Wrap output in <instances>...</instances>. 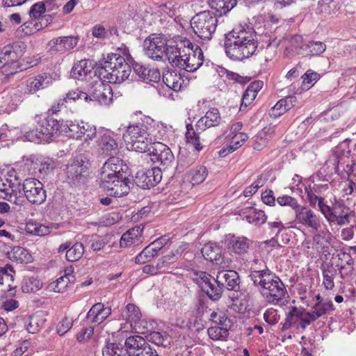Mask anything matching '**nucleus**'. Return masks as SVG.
Masks as SVG:
<instances>
[{
	"mask_svg": "<svg viewBox=\"0 0 356 356\" xmlns=\"http://www.w3.org/2000/svg\"><path fill=\"white\" fill-rule=\"evenodd\" d=\"M204 285V287L202 291L204 292L211 300H218L221 298L223 289L222 286L216 281V277L214 278L212 277V280H210L207 285L206 284Z\"/></svg>",
	"mask_w": 356,
	"mask_h": 356,
	"instance_id": "72a5a7b5",
	"label": "nucleus"
},
{
	"mask_svg": "<svg viewBox=\"0 0 356 356\" xmlns=\"http://www.w3.org/2000/svg\"><path fill=\"white\" fill-rule=\"evenodd\" d=\"M26 200L33 204H41L47 198L46 191L41 181L35 178H27L22 185Z\"/></svg>",
	"mask_w": 356,
	"mask_h": 356,
	"instance_id": "0eeeda50",
	"label": "nucleus"
},
{
	"mask_svg": "<svg viewBox=\"0 0 356 356\" xmlns=\"http://www.w3.org/2000/svg\"><path fill=\"white\" fill-rule=\"evenodd\" d=\"M178 259L177 254L175 252H170L161 257L158 261L159 267L162 270L164 267L169 266L171 264L175 263Z\"/></svg>",
	"mask_w": 356,
	"mask_h": 356,
	"instance_id": "338daca9",
	"label": "nucleus"
},
{
	"mask_svg": "<svg viewBox=\"0 0 356 356\" xmlns=\"http://www.w3.org/2000/svg\"><path fill=\"white\" fill-rule=\"evenodd\" d=\"M210 320L218 326L231 327L232 325L230 319L220 310L213 312L210 315Z\"/></svg>",
	"mask_w": 356,
	"mask_h": 356,
	"instance_id": "09e8293b",
	"label": "nucleus"
},
{
	"mask_svg": "<svg viewBox=\"0 0 356 356\" xmlns=\"http://www.w3.org/2000/svg\"><path fill=\"white\" fill-rule=\"evenodd\" d=\"M63 131H65L70 138L75 139L81 138L82 122L80 123L67 121L65 124H63L60 127Z\"/></svg>",
	"mask_w": 356,
	"mask_h": 356,
	"instance_id": "ea45409f",
	"label": "nucleus"
},
{
	"mask_svg": "<svg viewBox=\"0 0 356 356\" xmlns=\"http://www.w3.org/2000/svg\"><path fill=\"white\" fill-rule=\"evenodd\" d=\"M193 280L202 290L204 287V284L207 285L210 280H212V276L206 272L199 271L194 273Z\"/></svg>",
	"mask_w": 356,
	"mask_h": 356,
	"instance_id": "680f3d73",
	"label": "nucleus"
},
{
	"mask_svg": "<svg viewBox=\"0 0 356 356\" xmlns=\"http://www.w3.org/2000/svg\"><path fill=\"white\" fill-rule=\"evenodd\" d=\"M202 256L208 261L215 262L216 264L221 259V249L216 243L205 244L201 250Z\"/></svg>",
	"mask_w": 356,
	"mask_h": 356,
	"instance_id": "2f4dec72",
	"label": "nucleus"
},
{
	"mask_svg": "<svg viewBox=\"0 0 356 356\" xmlns=\"http://www.w3.org/2000/svg\"><path fill=\"white\" fill-rule=\"evenodd\" d=\"M253 275L254 285L259 287L261 296L268 303L280 305L286 296H288L285 285L272 271L254 273Z\"/></svg>",
	"mask_w": 356,
	"mask_h": 356,
	"instance_id": "f03ea898",
	"label": "nucleus"
},
{
	"mask_svg": "<svg viewBox=\"0 0 356 356\" xmlns=\"http://www.w3.org/2000/svg\"><path fill=\"white\" fill-rule=\"evenodd\" d=\"M123 319L126 320L131 327L133 323L136 325L141 318L140 309L134 304H128L122 312Z\"/></svg>",
	"mask_w": 356,
	"mask_h": 356,
	"instance_id": "473e14b6",
	"label": "nucleus"
},
{
	"mask_svg": "<svg viewBox=\"0 0 356 356\" xmlns=\"http://www.w3.org/2000/svg\"><path fill=\"white\" fill-rule=\"evenodd\" d=\"M51 83V79L47 74H40L27 80L25 92L34 94L39 90L48 87Z\"/></svg>",
	"mask_w": 356,
	"mask_h": 356,
	"instance_id": "5701e85b",
	"label": "nucleus"
},
{
	"mask_svg": "<svg viewBox=\"0 0 356 356\" xmlns=\"http://www.w3.org/2000/svg\"><path fill=\"white\" fill-rule=\"evenodd\" d=\"M142 232L143 229L140 227L127 230L120 238V246L121 248H129L139 244L141 242Z\"/></svg>",
	"mask_w": 356,
	"mask_h": 356,
	"instance_id": "393cba45",
	"label": "nucleus"
},
{
	"mask_svg": "<svg viewBox=\"0 0 356 356\" xmlns=\"http://www.w3.org/2000/svg\"><path fill=\"white\" fill-rule=\"evenodd\" d=\"M73 325V320L68 317L63 318L58 324L56 327L57 333L63 336L67 333Z\"/></svg>",
	"mask_w": 356,
	"mask_h": 356,
	"instance_id": "e2e57ef3",
	"label": "nucleus"
},
{
	"mask_svg": "<svg viewBox=\"0 0 356 356\" xmlns=\"http://www.w3.org/2000/svg\"><path fill=\"white\" fill-rule=\"evenodd\" d=\"M220 121L219 111L216 108H212L197 121L196 127L197 130L204 131L210 127L218 126Z\"/></svg>",
	"mask_w": 356,
	"mask_h": 356,
	"instance_id": "4be33fe9",
	"label": "nucleus"
},
{
	"mask_svg": "<svg viewBox=\"0 0 356 356\" xmlns=\"http://www.w3.org/2000/svg\"><path fill=\"white\" fill-rule=\"evenodd\" d=\"M191 24L197 37L204 40H210L216 30L218 19L214 13L203 11L191 19Z\"/></svg>",
	"mask_w": 356,
	"mask_h": 356,
	"instance_id": "39448f33",
	"label": "nucleus"
},
{
	"mask_svg": "<svg viewBox=\"0 0 356 356\" xmlns=\"http://www.w3.org/2000/svg\"><path fill=\"white\" fill-rule=\"evenodd\" d=\"M323 275V284L325 289L332 290L334 287V279L337 275V269L332 264H323L321 266Z\"/></svg>",
	"mask_w": 356,
	"mask_h": 356,
	"instance_id": "c756f323",
	"label": "nucleus"
},
{
	"mask_svg": "<svg viewBox=\"0 0 356 356\" xmlns=\"http://www.w3.org/2000/svg\"><path fill=\"white\" fill-rule=\"evenodd\" d=\"M24 138L27 140L35 143H47V139L44 138V133L41 132L38 125L35 129L26 132Z\"/></svg>",
	"mask_w": 356,
	"mask_h": 356,
	"instance_id": "3c124183",
	"label": "nucleus"
},
{
	"mask_svg": "<svg viewBox=\"0 0 356 356\" xmlns=\"http://www.w3.org/2000/svg\"><path fill=\"white\" fill-rule=\"evenodd\" d=\"M186 129V138L187 142L192 144L196 150H201L202 146L200 144V138L197 134L194 131L193 126L190 124H187Z\"/></svg>",
	"mask_w": 356,
	"mask_h": 356,
	"instance_id": "603ef678",
	"label": "nucleus"
},
{
	"mask_svg": "<svg viewBox=\"0 0 356 356\" xmlns=\"http://www.w3.org/2000/svg\"><path fill=\"white\" fill-rule=\"evenodd\" d=\"M97 146L102 154L107 156L116 154L118 151V144L111 131L106 130L99 133Z\"/></svg>",
	"mask_w": 356,
	"mask_h": 356,
	"instance_id": "a211bd4d",
	"label": "nucleus"
},
{
	"mask_svg": "<svg viewBox=\"0 0 356 356\" xmlns=\"http://www.w3.org/2000/svg\"><path fill=\"white\" fill-rule=\"evenodd\" d=\"M273 131L270 127H265L254 137V149L260 150L272 138Z\"/></svg>",
	"mask_w": 356,
	"mask_h": 356,
	"instance_id": "a19ab883",
	"label": "nucleus"
},
{
	"mask_svg": "<svg viewBox=\"0 0 356 356\" xmlns=\"http://www.w3.org/2000/svg\"><path fill=\"white\" fill-rule=\"evenodd\" d=\"M148 154L153 162L160 163L164 167L169 166L174 161V155L171 149L160 142H154L150 145Z\"/></svg>",
	"mask_w": 356,
	"mask_h": 356,
	"instance_id": "f8f14e48",
	"label": "nucleus"
},
{
	"mask_svg": "<svg viewBox=\"0 0 356 356\" xmlns=\"http://www.w3.org/2000/svg\"><path fill=\"white\" fill-rule=\"evenodd\" d=\"M216 281L222 286V289L237 291L240 289V277L235 270H222L218 272Z\"/></svg>",
	"mask_w": 356,
	"mask_h": 356,
	"instance_id": "f3484780",
	"label": "nucleus"
},
{
	"mask_svg": "<svg viewBox=\"0 0 356 356\" xmlns=\"http://www.w3.org/2000/svg\"><path fill=\"white\" fill-rule=\"evenodd\" d=\"M40 130L43 134L47 143L51 140V138L60 130L61 126L59 121L53 118H43L38 121Z\"/></svg>",
	"mask_w": 356,
	"mask_h": 356,
	"instance_id": "b1692460",
	"label": "nucleus"
},
{
	"mask_svg": "<svg viewBox=\"0 0 356 356\" xmlns=\"http://www.w3.org/2000/svg\"><path fill=\"white\" fill-rule=\"evenodd\" d=\"M162 179V172L159 168L141 170L136 173V184L142 188H150L156 186Z\"/></svg>",
	"mask_w": 356,
	"mask_h": 356,
	"instance_id": "ddd939ff",
	"label": "nucleus"
},
{
	"mask_svg": "<svg viewBox=\"0 0 356 356\" xmlns=\"http://www.w3.org/2000/svg\"><path fill=\"white\" fill-rule=\"evenodd\" d=\"M157 252L149 244L135 258L136 264H142L150 261L157 255Z\"/></svg>",
	"mask_w": 356,
	"mask_h": 356,
	"instance_id": "a18cd8bd",
	"label": "nucleus"
},
{
	"mask_svg": "<svg viewBox=\"0 0 356 356\" xmlns=\"http://www.w3.org/2000/svg\"><path fill=\"white\" fill-rule=\"evenodd\" d=\"M132 67L134 72L138 74L140 78L152 81V79H149V76H150L151 70L137 62H134L132 63Z\"/></svg>",
	"mask_w": 356,
	"mask_h": 356,
	"instance_id": "13d9d810",
	"label": "nucleus"
},
{
	"mask_svg": "<svg viewBox=\"0 0 356 356\" xmlns=\"http://www.w3.org/2000/svg\"><path fill=\"white\" fill-rule=\"evenodd\" d=\"M26 45L24 42L17 41L3 47L0 50V68L8 74H15L22 68L18 61L23 56Z\"/></svg>",
	"mask_w": 356,
	"mask_h": 356,
	"instance_id": "20e7f679",
	"label": "nucleus"
},
{
	"mask_svg": "<svg viewBox=\"0 0 356 356\" xmlns=\"http://www.w3.org/2000/svg\"><path fill=\"white\" fill-rule=\"evenodd\" d=\"M42 285L38 280L30 277L24 280L22 290L24 293H34L41 289Z\"/></svg>",
	"mask_w": 356,
	"mask_h": 356,
	"instance_id": "8fccbe9b",
	"label": "nucleus"
},
{
	"mask_svg": "<svg viewBox=\"0 0 356 356\" xmlns=\"http://www.w3.org/2000/svg\"><path fill=\"white\" fill-rule=\"evenodd\" d=\"M257 45V34L249 26H236L225 35V52L234 60H243L250 57Z\"/></svg>",
	"mask_w": 356,
	"mask_h": 356,
	"instance_id": "f257e3e1",
	"label": "nucleus"
},
{
	"mask_svg": "<svg viewBox=\"0 0 356 356\" xmlns=\"http://www.w3.org/2000/svg\"><path fill=\"white\" fill-rule=\"evenodd\" d=\"M264 319L268 325H275L280 320L277 310L273 307L267 309L264 314Z\"/></svg>",
	"mask_w": 356,
	"mask_h": 356,
	"instance_id": "bf43d9fd",
	"label": "nucleus"
},
{
	"mask_svg": "<svg viewBox=\"0 0 356 356\" xmlns=\"http://www.w3.org/2000/svg\"><path fill=\"white\" fill-rule=\"evenodd\" d=\"M243 219H245L250 224L259 226L266 222L267 216L261 210L251 209L248 213L243 217Z\"/></svg>",
	"mask_w": 356,
	"mask_h": 356,
	"instance_id": "58836bf2",
	"label": "nucleus"
},
{
	"mask_svg": "<svg viewBox=\"0 0 356 356\" xmlns=\"http://www.w3.org/2000/svg\"><path fill=\"white\" fill-rule=\"evenodd\" d=\"M84 252L83 245L76 242L69 248L65 254L66 259L70 262L78 261L81 258Z\"/></svg>",
	"mask_w": 356,
	"mask_h": 356,
	"instance_id": "37998d69",
	"label": "nucleus"
},
{
	"mask_svg": "<svg viewBox=\"0 0 356 356\" xmlns=\"http://www.w3.org/2000/svg\"><path fill=\"white\" fill-rule=\"evenodd\" d=\"M192 45V42L189 40L181 41L175 44L169 45L166 56L169 63L175 67L181 68L184 59L189 51V47Z\"/></svg>",
	"mask_w": 356,
	"mask_h": 356,
	"instance_id": "4468645a",
	"label": "nucleus"
},
{
	"mask_svg": "<svg viewBox=\"0 0 356 356\" xmlns=\"http://www.w3.org/2000/svg\"><path fill=\"white\" fill-rule=\"evenodd\" d=\"M277 202L280 206L290 207L292 209L294 210V211L297 209V208L300 205L298 200L295 197L289 196V195H283V196L279 197L277 198Z\"/></svg>",
	"mask_w": 356,
	"mask_h": 356,
	"instance_id": "052dcab7",
	"label": "nucleus"
},
{
	"mask_svg": "<svg viewBox=\"0 0 356 356\" xmlns=\"http://www.w3.org/2000/svg\"><path fill=\"white\" fill-rule=\"evenodd\" d=\"M249 246L250 242L247 238L232 236L229 239V248L236 254H241L246 252Z\"/></svg>",
	"mask_w": 356,
	"mask_h": 356,
	"instance_id": "f704fd0d",
	"label": "nucleus"
},
{
	"mask_svg": "<svg viewBox=\"0 0 356 356\" xmlns=\"http://www.w3.org/2000/svg\"><path fill=\"white\" fill-rule=\"evenodd\" d=\"M97 135L96 127L87 122H82L81 138L85 136L86 140H92Z\"/></svg>",
	"mask_w": 356,
	"mask_h": 356,
	"instance_id": "4d7b16f0",
	"label": "nucleus"
},
{
	"mask_svg": "<svg viewBox=\"0 0 356 356\" xmlns=\"http://www.w3.org/2000/svg\"><path fill=\"white\" fill-rule=\"evenodd\" d=\"M264 82L260 80L252 82L243 93L240 111L245 109L255 99L257 92L262 88Z\"/></svg>",
	"mask_w": 356,
	"mask_h": 356,
	"instance_id": "a878e982",
	"label": "nucleus"
},
{
	"mask_svg": "<svg viewBox=\"0 0 356 356\" xmlns=\"http://www.w3.org/2000/svg\"><path fill=\"white\" fill-rule=\"evenodd\" d=\"M100 79L94 81L89 89L88 101H97L100 104L108 105L113 99V91L111 87L104 83Z\"/></svg>",
	"mask_w": 356,
	"mask_h": 356,
	"instance_id": "9b49d317",
	"label": "nucleus"
},
{
	"mask_svg": "<svg viewBox=\"0 0 356 356\" xmlns=\"http://www.w3.org/2000/svg\"><path fill=\"white\" fill-rule=\"evenodd\" d=\"M184 60V63H183L181 70L190 72L196 71L203 64L204 61L203 52L201 48L192 43Z\"/></svg>",
	"mask_w": 356,
	"mask_h": 356,
	"instance_id": "dca6fc26",
	"label": "nucleus"
},
{
	"mask_svg": "<svg viewBox=\"0 0 356 356\" xmlns=\"http://www.w3.org/2000/svg\"><path fill=\"white\" fill-rule=\"evenodd\" d=\"M208 175L207 170L204 166H199L193 170L191 172V183L197 185L202 183Z\"/></svg>",
	"mask_w": 356,
	"mask_h": 356,
	"instance_id": "864d4df0",
	"label": "nucleus"
},
{
	"mask_svg": "<svg viewBox=\"0 0 356 356\" xmlns=\"http://www.w3.org/2000/svg\"><path fill=\"white\" fill-rule=\"evenodd\" d=\"M123 176V179H120V177L109 179L108 184L101 181V186L111 196L120 197L125 195L129 193L130 190L129 184L131 182L127 175Z\"/></svg>",
	"mask_w": 356,
	"mask_h": 356,
	"instance_id": "2eb2a0df",
	"label": "nucleus"
},
{
	"mask_svg": "<svg viewBox=\"0 0 356 356\" xmlns=\"http://www.w3.org/2000/svg\"><path fill=\"white\" fill-rule=\"evenodd\" d=\"M318 5L320 13L331 14L332 8H335V3L333 0H320Z\"/></svg>",
	"mask_w": 356,
	"mask_h": 356,
	"instance_id": "774afa93",
	"label": "nucleus"
},
{
	"mask_svg": "<svg viewBox=\"0 0 356 356\" xmlns=\"http://www.w3.org/2000/svg\"><path fill=\"white\" fill-rule=\"evenodd\" d=\"M0 198L20 204L14 186L8 179L0 177Z\"/></svg>",
	"mask_w": 356,
	"mask_h": 356,
	"instance_id": "bb28decb",
	"label": "nucleus"
},
{
	"mask_svg": "<svg viewBox=\"0 0 356 356\" xmlns=\"http://www.w3.org/2000/svg\"><path fill=\"white\" fill-rule=\"evenodd\" d=\"M92 67L88 60H81L74 64L71 70V76L76 79H83L90 72Z\"/></svg>",
	"mask_w": 356,
	"mask_h": 356,
	"instance_id": "c9c22d12",
	"label": "nucleus"
},
{
	"mask_svg": "<svg viewBox=\"0 0 356 356\" xmlns=\"http://www.w3.org/2000/svg\"><path fill=\"white\" fill-rule=\"evenodd\" d=\"M149 136V127L147 124L143 121L137 122L130 124L126 129V132L123 134V138L125 141L136 140V138L145 137Z\"/></svg>",
	"mask_w": 356,
	"mask_h": 356,
	"instance_id": "aec40b11",
	"label": "nucleus"
},
{
	"mask_svg": "<svg viewBox=\"0 0 356 356\" xmlns=\"http://www.w3.org/2000/svg\"><path fill=\"white\" fill-rule=\"evenodd\" d=\"M110 238L108 235L95 237L90 240V248L93 251L102 250L109 243Z\"/></svg>",
	"mask_w": 356,
	"mask_h": 356,
	"instance_id": "6e6d98bb",
	"label": "nucleus"
},
{
	"mask_svg": "<svg viewBox=\"0 0 356 356\" xmlns=\"http://www.w3.org/2000/svg\"><path fill=\"white\" fill-rule=\"evenodd\" d=\"M131 144V148L132 150L138 152H149L150 145L153 144L152 140L149 138V136H145L143 138H136V140L127 141Z\"/></svg>",
	"mask_w": 356,
	"mask_h": 356,
	"instance_id": "4c0bfd02",
	"label": "nucleus"
},
{
	"mask_svg": "<svg viewBox=\"0 0 356 356\" xmlns=\"http://www.w3.org/2000/svg\"><path fill=\"white\" fill-rule=\"evenodd\" d=\"M294 222L316 232L321 227V217L312 209L300 204L295 211Z\"/></svg>",
	"mask_w": 356,
	"mask_h": 356,
	"instance_id": "9d476101",
	"label": "nucleus"
},
{
	"mask_svg": "<svg viewBox=\"0 0 356 356\" xmlns=\"http://www.w3.org/2000/svg\"><path fill=\"white\" fill-rule=\"evenodd\" d=\"M8 255L10 260L17 263H28L31 260V255L28 250L20 246L13 247Z\"/></svg>",
	"mask_w": 356,
	"mask_h": 356,
	"instance_id": "e433bc0d",
	"label": "nucleus"
},
{
	"mask_svg": "<svg viewBox=\"0 0 356 356\" xmlns=\"http://www.w3.org/2000/svg\"><path fill=\"white\" fill-rule=\"evenodd\" d=\"M78 42V38L74 36H62L51 40L48 46L51 51L64 52L74 48Z\"/></svg>",
	"mask_w": 356,
	"mask_h": 356,
	"instance_id": "6ab92c4d",
	"label": "nucleus"
},
{
	"mask_svg": "<svg viewBox=\"0 0 356 356\" xmlns=\"http://www.w3.org/2000/svg\"><path fill=\"white\" fill-rule=\"evenodd\" d=\"M163 81L170 88L179 91L185 87L188 80H184L181 74L176 71L166 70L163 74Z\"/></svg>",
	"mask_w": 356,
	"mask_h": 356,
	"instance_id": "412c9836",
	"label": "nucleus"
},
{
	"mask_svg": "<svg viewBox=\"0 0 356 356\" xmlns=\"http://www.w3.org/2000/svg\"><path fill=\"white\" fill-rule=\"evenodd\" d=\"M317 319L316 316L311 312H307L304 309V312H302V316L301 317V321L300 322V327L305 330L309 325Z\"/></svg>",
	"mask_w": 356,
	"mask_h": 356,
	"instance_id": "69168bd1",
	"label": "nucleus"
},
{
	"mask_svg": "<svg viewBox=\"0 0 356 356\" xmlns=\"http://www.w3.org/2000/svg\"><path fill=\"white\" fill-rule=\"evenodd\" d=\"M229 328L230 327L213 326L208 329L207 332L213 340H225L229 335Z\"/></svg>",
	"mask_w": 356,
	"mask_h": 356,
	"instance_id": "c03bdc74",
	"label": "nucleus"
},
{
	"mask_svg": "<svg viewBox=\"0 0 356 356\" xmlns=\"http://www.w3.org/2000/svg\"><path fill=\"white\" fill-rule=\"evenodd\" d=\"M127 166L118 157L111 156L103 165L99 175V179L104 183H109V179L120 177L123 179L127 173Z\"/></svg>",
	"mask_w": 356,
	"mask_h": 356,
	"instance_id": "6e6552de",
	"label": "nucleus"
},
{
	"mask_svg": "<svg viewBox=\"0 0 356 356\" xmlns=\"http://www.w3.org/2000/svg\"><path fill=\"white\" fill-rule=\"evenodd\" d=\"M302 312H304V308H298L294 306L291 307L286 315L285 322L283 325V330H288L292 326L299 327Z\"/></svg>",
	"mask_w": 356,
	"mask_h": 356,
	"instance_id": "7c9ffc66",
	"label": "nucleus"
},
{
	"mask_svg": "<svg viewBox=\"0 0 356 356\" xmlns=\"http://www.w3.org/2000/svg\"><path fill=\"white\" fill-rule=\"evenodd\" d=\"M147 343V342L143 337L131 335L127 337L125 340L126 349L124 350L130 356H135V354L139 353Z\"/></svg>",
	"mask_w": 356,
	"mask_h": 356,
	"instance_id": "cd10ccee",
	"label": "nucleus"
},
{
	"mask_svg": "<svg viewBox=\"0 0 356 356\" xmlns=\"http://www.w3.org/2000/svg\"><path fill=\"white\" fill-rule=\"evenodd\" d=\"M326 49L325 44L319 41H309L300 46V54L304 56H317L323 54Z\"/></svg>",
	"mask_w": 356,
	"mask_h": 356,
	"instance_id": "c85d7f7f",
	"label": "nucleus"
},
{
	"mask_svg": "<svg viewBox=\"0 0 356 356\" xmlns=\"http://www.w3.org/2000/svg\"><path fill=\"white\" fill-rule=\"evenodd\" d=\"M89 166L88 160L82 156L77 157L66 167V181L73 186L84 184L88 175Z\"/></svg>",
	"mask_w": 356,
	"mask_h": 356,
	"instance_id": "423d86ee",
	"label": "nucleus"
},
{
	"mask_svg": "<svg viewBox=\"0 0 356 356\" xmlns=\"http://www.w3.org/2000/svg\"><path fill=\"white\" fill-rule=\"evenodd\" d=\"M131 72V66L120 54H113L107 56L104 63L95 70V74L105 82L121 83Z\"/></svg>",
	"mask_w": 356,
	"mask_h": 356,
	"instance_id": "7ed1b4c3",
	"label": "nucleus"
},
{
	"mask_svg": "<svg viewBox=\"0 0 356 356\" xmlns=\"http://www.w3.org/2000/svg\"><path fill=\"white\" fill-rule=\"evenodd\" d=\"M88 94L84 92L79 89L72 90L69 91L66 94V97L63 99V102H67L69 101L76 102L77 100L83 99L86 102H88Z\"/></svg>",
	"mask_w": 356,
	"mask_h": 356,
	"instance_id": "5fc2aeb1",
	"label": "nucleus"
},
{
	"mask_svg": "<svg viewBox=\"0 0 356 356\" xmlns=\"http://www.w3.org/2000/svg\"><path fill=\"white\" fill-rule=\"evenodd\" d=\"M104 306V304L102 302L95 304L88 312L86 318L88 319H90L92 323H95L97 320V317L101 316L100 314Z\"/></svg>",
	"mask_w": 356,
	"mask_h": 356,
	"instance_id": "0e129e2a",
	"label": "nucleus"
},
{
	"mask_svg": "<svg viewBox=\"0 0 356 356\" xmlns=\"http://www.w3.org/2000/svg\"><path fill=\"white\" fill-rule=\"evenodd\" d=\"M168 49L165 39L159 35L152 34L143 42L145 54L153 60H161Z\"/></svg>",
	"mask_w": 356,
	"mask_h": 356,
	"instance_id": "1a4fd4ad",
	"label": "nucleus"
},
{
	"mask_svg": "<svg viewBox=\"0 0 356 356\" xmlns=\"http://www.w3.org/2000/svg\"><path fill=\"white\" fill-rule=\"evenodd\" d=\"M102 355L103 356H130L122 347L113 343H108L102 349Z\"/></svg>",
	"mask_w": 356,
	"mask_h": 356,
	"instance_id": "de8ad7c7",
	"label": "nucleus"
},
{
	"mask_svg": "<svg viewBox=\"0 0 356 356\" xmlns=\"http://www.w3.org/2000/svg\"><path fill=\"white\" fill-rule=\"evenodd\" d=\"M25 231L31 234L43 236L49 234V227L38 223L28 222L25 227Z\"/></svg>",
	"mask_w": 356,
	"mask_h": 356,
	"instance_id": "49530a36",
	"label": "nucleus"
},
{
	"mask_svg": "<svg viewBox=\"0 0 356 356\" xmlns=\"http://www.w3.org/2000/svg\"><path fill=\"white\" fill-rule=\"evenodd\" d=\"M334 309L331 300L325 299L323 302H316L312 307V313L319 318L321 316Z\"/></svg>",
	"mask_w": 356,
	"mask_h": 356,
	"instance_id": "79ce46f5",
	"label": "nucleus"
}]
</instances>
